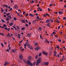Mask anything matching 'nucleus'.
Listing matches in <instances>:
<instances>
[{
    "mask_svg": "<svg viewBox=\"0 0 66 66\" xmlns=\"http://www.w3.org/2000/svg\"><path fill=\"white\" fill-rule=\"evenodd\" d=\"M29 15L31 17H33V15L32 14H31V13L30 14H29Z\"/></svg>",
    "mask_w": 66,
    "mask_h": 66,
    "instance_id": "f3484780",
    "label": "nucleus"
},
{
    "mask_svg": "<svg viewBox=\"0 0 66 66\" xmlns=\"http://www.w3.org/2000/svg\"><path fill=\"white\" fill-rule=\"evenodd\" d=\"M53 34H56V32H54V31L53 33H52Z\"/></svg>",
    "mask_w": 66,
    "mask_h": 66,
    "instance_id": "c03bdc74",
    "label": "nucleus"
},
{
    "mask_svg": "<svg viewBox=\"0 0 66 66\" xmlns=\"http://www.w3.org/2000/svg\"><path fill=\"white\" fill-rule=\"evenodd\" d=\"M46 16H50V15H49L47 13L46 14Z\"/></svg>",
    "mask_w": 66,
    "mask_h": 66,
    "instance_id": "680f3d73",
    "label": "nucleus"
},
{
    "mask_svg": "<svg viewBox=\"0 0 66 66\" xmlns=\"http://www.w3.org/2000/svg\"><path fill=\"white\" fill-rule=\"evenodd\" d=\"M23 45L25 47H26V46H27V44H25V45Z\"/></svg>",
    "mask_w": 66,
    "mask_h": 66,
    "instance_id": "8fccbe9b",
    "label": "nucleus"
},
{
    "mask_svg": "<svg viewBox=\"0 0 66 66\" xmlns=\"http://www.w3.org/2000/svg\"><path fill=\"white\" fill-rule=\"evenodd\" d=\"M58 41H59V42H61L62 41V40H61L60 39H58Z\"/></svg>",
    "mask_w": 66,
    "mask_h": 66,
    "instance_id": "e433bc0d",
    "label": "nucleus"
},
{
    "mask_svg": "<svg viewBox=\"0 0 66 66\" xmlns=\"http://www.w3.org/2000/svg\"><path fill=\"white\" fill-rule=\"evenodd\" d=\"M54 53H56V54L57 53L56 52V51H54Z\"/></svg>",
    "mask_w": 66,
    "mask_h": 66,
    "instance_id": "c9c22d12",
    "label": "nucleus"
},
{
    "mask_svg": "<svg viewBox=\"0 0 66 66\" xmlns=\"http://www.w3.org/2000/svg\"><path fill=\"white\" fill-rule=\"evenodd\" d=\"M50 19V20L51 22H53V19H52V18H51Z\"/></svg>",
    "mask_w": 66,
    "mask_h": 66,
    "instance_id": "ddd939ff",
    "label": "nucleus"
},
{
    "mask_svg": "<svg viewBox=\"0 0 66 66\" xmlns=\"http://www.w3.org/2000/svg\"><path fill=\"white\" fill-rule=\"evenodd\" d=\"M29 65H30V66H33V64L31 63H30V64H29Z\"/></svg>",
    "mask_w": 66,
    "mask_h": 66,
    "instance_id": "aec40b11",
    "label": "nucleus"
},
{
    "mask_svg": "<svg viewBox=\"0 0 66 66\" xmlns=\"http://www.w3.org/2000/svg\"><path fill=\"white\" fill-rule=\"evenodd\" d=\"M29 25H30L31 24V22H29Z\"/></svg>",
    "mask_w": 66,
    "mask_h": 66,
    "instance_id": "de8ad7c7",
    "label": "nucleus"
},
{
    "mask_svg": "<svg viewBox=\"0 0 66 66\" xmlns=\"http://www.w3.org/2000/svg\"><path fill=\"white\" fill-rule=\"evenodd\" d=\"M27 46L28 47V48H29L31 46L30 44H28L27 45Z\"/></svg>",
    "mask_w": 66,
    "mask_h": 66,
    "instance_id": "393cba45",
    "label": "nucleus"
},
{
    "mask_svg": "<svg viewBox=\"0 0 66 66\" xmlns=\"http://www.w3.org/2000/svg\"><path fill=\"white\" fill-rule=\"evenodd\" d=\"M6 21H9V20L7 18H6Z\"/></svg>",
    "mask_w": 66,
    "mask_h": 66,
    "instance_id": "49530a36",
    "label": "nucleus"
},
{
    "mask_svg": "<svg viewBox=\"0 0 66 66\" xmlns=\"http://www.w3.org/2000/svg\"><path fill=\"white\" fill-rule=\"evenodd\" d=\"M65 60V56H63L62 58L60 60L61 62H63V61H64Z\"/></svg>",
    "mask_w": 66,
    "mask_h": 66,
    "instance_id": "39448f33",
    "label": "nucleus"
},
{
    "mask_svg": "<svg viewBox=\"0 0 66 66\" xmlns=\"http://www.w3.org/2000/svg\"><path fill=\"white\" fill-rule=\"evenodd\" d=\"M19 56L20 60H22L23 58L22 55L21 54H20L19 55Z\"/></svg>",
    "mask_w": 66,
    "mask_h": 66,
    "instance_id": "f03ea898",
    "label": "nucleus"
},
{
    "mask_svg": "<svg viewBox=\"0 0 66 66\" xmlns=\"http://www.w3.org/2000/svg\"><path fill=\"white\" fill-rule=\"evenodd\" d=\"M22 41H23V40H22L20 41L19 42V43H20H20H22Z\"/></svg>",
    "mask_w": 66,
    "mask_h": 66,
    "instance_id": "f704fd0d",
    "label": "nucleus"
},
{
    "mask_svg": "<svg viewBox=\"0 0 66 66\" xmlns=\"http://www.w3.org/2000/svg\"><path fill=\"white\" fill-rule=\"evenodd\" d=\"M16 51H17V50L16 49H14V50H11L12 52H14V53L16 52Z\"/></svg>",
    "mask_w": 66,
    "mask_h": 66,
    "instance_id": "0eeeda50",
    "label": "nucleus"
},
{
    "mask_svg": "<svg viewBox=\"0 0 66 66\" xmlns=\"http://www.w3.org/2000/svg\"><path fill=\"white\" fill-rule=\"evenodd\" d=\"M32 58L31 57V56H30L28 58V59L30 61V60H32Z\"/></svg>",
    "mask_w": 66,
    "mask_h": 66,
    "instance_id": "9d476101",
    "label": "nucleus"
},
{
    "mask_svg": "<svg viewBox=\"0 0 66 66\" xmlns=\"http://www.w3.org/2000/svg\"><path fill=\"white\" fill-rule=\"evenodd\" d=\"M25 26H26V27H28V24L27 23H26Z\"/></svg>",
    "mask_w": 66,
    "mask_h": 66,
    "instance_id": "603ef678",
    "label": "nucleus"
},
{
    "mask_svg": "<svg viewBox=\"0 0 66 66\" xmlns=\"http://www.w3.org/2000/svg\"><path fill=\"white\" fill-rule=\"evenodd\" d=\"M13 23H10L9 24V25L10 26H12V25H13Z\"/></svg>",
    "mask_w": 66,
    "mask_h": 66,
    "instance_id": "5701e85b",
    "label": "nucleus"
},
{
    "mask_svg": "<svg viewBox=\"0 0 66 66\" xmlns=\"http://www.w3.org/2000/svg\"><path fill=\"white\" fill-rule=\"evenodd\" d=\"M59 14H62L63 13V11H59L58 12Z\"/></svg>",
    "mask_w": 66,
    "mask_h": 66,
    "instance_id": "f8f14e48",
    "label": "nucleus"
},
{
    "mask_svg": "<svg viewBox=\"0 0 66 66\" xmlns=\"http://www.w3.org/2000/svg\"><path fill=\"white\" fill-rule=\"evenodd\" d=\"M39 16H37V19H39Z\"/></svg>",
    "mask_w": 66,
    "mask_h": 66,
    "instance_id": "338daca9",
    "label": "nucleus"
},
{
    "mask_svg": "<svg viewBox=\"0 0 66 66\" xmlns=\"http://www.w3.org/2000/svg\"><path fill=\"white\" fill-rule=\"evenodd\" d=\"M24 50V48H23L22 49H21V51H23V50Z\"/></svg>",
    "mask_w": 66,
    "mask_h": 66,
    "instance_id": "79ce46f5",
    "label": "nucleus"
},
{
    "mask_svg": "<svg viewBox=\"0 0 66 66\" xmlns=\"http://www.w3.org/2000/svg\"><path fill=\"white\" fill-rule=\"evenodd\" d=\"M11 0V3H13V2H14V1H12V0Z\"/></svg>",
    "mask_w": 66,
    "mask_h": 66,
    "instance_id": "0e129e2a",
    "label": "nucleus"
},
{
    "mask_svg": "<svg viewBox=\"0 0 66 66\" xmlns=\"http://www.w3.org/2000/svg\"><path fill=\"white\" fill-rule=\"evenodd\" d=\"M17 27L18 28V30L20 29V28H19V26H17Z\"/></svg>",
    "mask_w": 66,
    "mask_h": 66,
    "instance_id": "a19ab883",
    "label": "nucleus"
},
{
    "mask_svg": "<svg viewBox=\"0 0 66 66\" xmlns=\"http://www.w3.org/2000/svg\"><path fill=\"white\" fill-rule=\"evenodd\" d=\"M46 14H44L43 15V16L44 17H46Z\"/></svg>",
    "mask_w": 66,
    "mask_h": 66,
    "instance_id": "69168bd1",
    "label": "nucleus"
},
{
    "mask_svg": "<svg viewBox=\"0 0 66 66\" xmlns=\"http://www.w3.org/2000/svg\"><path fill=\"white\" fill-rule=\"evenodd\" d=\"M63 20H66V17H64L63 18Z\"/></svg>",
    "mask_w": 66,
    "mask_h": 66,
    "instance_id": "4c0bfd02",
    "label": "nucleus"
},
{
    "mask_svg": "<svg viewBox=\"0 0 66 66\" xmlns=\"http://www.w3.org/2000/svg\"><path fill=\"white\" fill-rule=\"evenodd\" d=\"M25 30V28H24V27L22 28V30L23 31V30Z\"/></svg>",
    "mask_w": 66,
    "mask_h": 66,
    "instance_id": "cd10ccee",
    "label": "nucleus"
},
{
    "mask_svg": "<svg viewBox=\"0 0 66 66\" xmlns=\"http://www.w3.org/2000/svg\"><path fill=\"white\" fill-rule=\"evenodd\" d=\"M27 35L29 37H31V35H30V34H27Z\"/></svg>",
    "mask_w": 66,
    "mask_h": 66,
    "instance_id": "a878e982",
    "label": "nucleus"
},
{
    "mask_svg": "<svg viewBox=\"0 0 66 66\" xmlns=\"http://www.w3.org/2000/svg\"><path fill=\"white\" fill-rule=\"evenodd\" d=\"M0 28H3L4 29V27L3 26H0Z\"/></svg>",
    "mask_w": 66,
    "mask_h": 66,
    "instance_id": "864d4df0",
    "label": "nucleus"
},
{
    "mask_svg": "<svg viewBox=\"0 0 66 66\" xmlns=\"http://www.w3.org/2000/svg\"><path fill=\"white\" fill-rule=\"evenodd\" d=\"M39 29L40 30H41L42 29V28H40V27H39Z\"/></svg>",
    "mask_w": 66,
    "mask_h": 66,
    "instance_id": "bf43d9fd",
    "label": "nucleus"
},
{
    "mask_svg": "<svg viewBox=\"0 0 66 66\" xmlns=\"http://www.w3.org/2000/svg\"><path fill=\"white\" fill-rule=\"evenodd\" d=\"M17 37L19 38H20V35L19 34H18V35H17Z\"/></svg>",
    "mask_w": 66,
    "mask_h": 66,
    "instance_id": "4468645a",
    "label": "nucleus"
},
{
    "mask_svg": "<svg viewBox=\"0 0 66 66\" xmlns=\"http://www.w3.org/2000/svg\"><path fill=\"white\" fill-rule=\"evenodd\" d=\"M37 20H35L33 21L32 22V24H34V23L36 22V21Z\"/></svg>",
    "mask_w": 66,
    "mask_h": 66,
    "instance_id": "2eb2a0df",
    "label": "nucleus"
},
{
    "mask_svg": "<svg viewBox=\"0 0 66 66\" xmlns=\"http://www.w3.org/2000/svg\"><path fill=\"white\" fill-rule=\"evenodd\" d=\"M35 64H36V62H34L33 66H34L35 65Z\"/></svg>",
    "mask_w": 66,
    "mask_h": 66,
    "instance_id": "2f4dec72",
    "label": "nucleus"
},
{
    "mask_svg": "<svg viewBox=\"0 0 66 66\" xmlns=\"http://www.w3.org/2000/svg\"><path fill=\"white\" fill-rule=\"evenodd\" d=\"M35 2H34V1H33V0H32V3H34Z\"/></svg>",
    "mask_w": 66,
    "mask_h": 66,
    "instance_id": "774afa93",
    "label": "nucleus"
},
{
    "mask_svg": "<svg viewBox=\"0 0 66 66\" xmlns=\"http://www.w3.org/2000/svg\"><path fill=\"white\" fill-rule=\"evenodd\" d=\"M29 48L30 49H31V50H32V49H33V47L31 46L29 47Z\"/></svg>",
    "mask_w": 66,
    "mask_h": 66,
    "instance_id": "6ab92c4d",
    "label": "nucleus"
},
{
    "mask_svg": "<svg viewBox=\"0 0 66 66\" xmlns=\"http://www.w3.org/2000/svg\"><path fill=\"white\" fill-rule=\"evenodd\" d=\"M7 36L8 37H10V33H9L8 34H7Z\"/></svg>",
    "mask_w": 66,
    "mask_h": 66,
    "instance_id": "4be33fe9",
    "label": "nucleus"
},
{
    "mask_svg": "<svg viewBox=\"0 0 66 66\" xmlns=\"http://www.w3.org/2000/svg\"><path fill=\"white\" fill-rule=\"evenodd\" d=\"M14 20H17V18H15V17H14Z\"/></svg>",
    "mask_w": 66,
    "mask_h": 66,
    "instance_id": "a18cd8bd",
    "label": "nucleus"
},
{
    "mask_svg": "<svg viewBox=\"0 0 66 66\" xmlns=\"http://www.w3.org/2000/svg\"><path fill=\"white\" fill-rule=\"evenodd\" d=\"M2 21L3 22V23H4L5 22V21H4V20L3 19L2 20Z\"/></svg>",
    "mask_w": 66,
    "mask_h": 66,
    "instance_id": "b1692460",
    "label": "nucleus"
},
{
    "mask_svg": "<svg viewBox=\"0 0 66 66\" xmlns=\"http://www.w3.org/2000/svg\"><path fill=\"white\" fill-rule=\"evenodd\" d=\"M40 49V47H39L38 46H37V47L35 48V50L36 51H38V50H39Z\"/></svg>",
    "mask_w": 66,
    "mask_h": 66,
    "instance_id": "20e7f679",
    "label": "nucleus"
},
{
    "mask_svg": "<svg viewBox=\"0 0 66 66\" xmlns=\"http://www.w3.org/2000/svg\"><path fill=\"white\" fill-rule=\"evenodd\" d=\"M42 53L43 54L45 55L46 56H47L48 55V53L47 52H45L44 51H43L42 52Z\"/></svg>",
    "mask_w": 66,
    "mask_h": 66,
    "instance_id": "7ed1b4c3",
    "label": "nucleus"
},
{
    "mask_svg": "<svg viewBox=\"0 0 66 66\" xmlns=\"http://www.w3.org/2000/svg\"><path fill=\"white\" fill-rule=\"evenodd\" d=\"M12 38H13V39H14V40H16V39H15V38H14V37H13Z\"/></svg>",
    "mask_w": 66,
    "mask_h": 66,
    "instance_id": "6e6d98bb",
    "label": "nucleus"
},
{
    "mask_svg": "<svg viewBox=\"0 0 66 66\" xmlns=\"http://www.w3.org/2000/svg\"><path fill=\"white\" fill-rule=\"evenodd\" d=\"M21 21L23 23H25L26 22V20H23V19H22V20H21Z\"/></svg>",
    "mask_w": 66,
    "mask_h": 66,
    "instance_id": "1a4fd4ad",
    "label": "nucleus"
},
{
    "mask_svg": "<svg viewBox=\"0 0 66 66\" xmlns=\"http://www.w3.org/2000/svg\"><path fill=\"white\" fill-rule=\"evenodd\" d=\"M17 6L16 5H14V7L15 8V9H16V7H17Z\"/></svg>",
    "mask_w": 66,
    "mask_h": 66,
    "instance_id": "37998d69",
    "label": "nucleus"
},
{
    "mask_svg": "<svg viewBox=\"0 0 66 66\" xmlns=\"http://www.w3.org/2000/svg\"><path fill=\"white\" fill-rule=\"evenodd\" d=\"M4 29H5L6 30H8V29L7 28H4Z\"/></svg>",
    "mask_w": 66,
    "mask_h": 66,
    "instance_id": "7c9ffc66",
    "label": "nucleus"
},
{
    "mask_svg": "<svg viewBox=\"0 0 66 66\" xmlns=\"http://www.w3.org/2000/svg\"><path fill=\"white\" fill-rule=\"evenodd\" d=\"M10 11H13V9H12V8H11L9 9Z\"/></svg>",
    "mask_w": 66,
    "mask_h": 66,
    "instance_id": "58836bf2",
    "label": "nucleus"
},
{
    "mask_svg": "<svg viewBox=\"0 0 66 66\" xmlns=\"http://www.w3.org/2000/svg\"><path fill=\"white\" fill-rule=\"evenodd\" d=\"M50 21V20H47L46 21V23H48V22L49 21Z\"/></svg>",
    "mask_w": 66,
    "mask_h": 66,
    "instance_id": "dca6fc26",
    "label": "nucleus"
},
{
    "mask_svg": "<svg viewBox=\"0 0 66 66\" xmlns=\"http://www.w3.org/2000/svg\"><path fill=\"white\" fill-rule=\"evenodd\" d=\"M48 10L49 11H51V9H49V8H48Z\"/></svg>",
    "mask_w": 66,
    "mask_h": 66,
    "instance_id": "5fc2aeb1",
    "label": "nucleus"
},
{
    "mask_svg": "<svg viewBox=\"0 0 66 66\" xmlns=\"http://www.w3.org/2000/svg\"><path fill=\"white\" fill-rule=\"evenodd\" d=\"M1 45L2 47H4V45H3V43H1Z\"/></svg>",
    "mask_w": 66,
    "mask_h": 66,
    "instance_id": "bb28decb",
    "label": "nucleus"
},
{
    "mask_svg": "<svg viewBox=\"0 0 66 66\" xmlns=\"http://www.w3.org/2000/svg\"><path fill=\"white\" fill-rule=\"evenodd\" d=\"M52 53V52L51 51L49 53V55H51V54Z\"/></svg>",
    "mask_w": 66,
    "mask_h": 66,
    "instance_id": "c756f323",
    "label": "nucleus"
},
{
    "mask_svg": "<svg viewBox=\"0 0 66 66\" xmlns=\"http://www.w3.org/2000/svg\"><path fill=\"white\" fill-rule=\"evenodd\" d=\"M1 9L2 10H1L2 12H1L2 13L3 12V9H2V8H1Z\"/></svg>",
    "mask_w": 66,
    "mask_h": 66,
    "instance_id": "09e8293b",
    "label": "nucleus"
},
{
    "mask_svg": "<svg viewBox=\"0 0 66 66\" xmlns=\"http://www.w3.org/2000/svg\"><path fill=\"white\" fill-rule=\"evenodd\" d=\"M35 58L36 59H38V55H37L36 56Z\"/></svg>",
    "mask_w": 66,
    "mask_h": 66,
    "instance_id": "412c9836",
    "label": "nucleus"
},
{
    "mask_svg": "<svg viewBox=\"0 0 66 66\" xmlns=\"http://www.w3.org/2000/svg\"><path fill=\"white\" fill-rule=\"evenodd\" d=\"M7 65V62H5L4 65Z\"/></svg>",
    "mask_w": 66,
    "mask_h": 66,
    "instance_id": "c85d7f7f",
    "label": "nucleus"
},
{
    "mask_svg": "<svg viewBox=\"0 0 66 66\" xmlns=\"http://www.w3.org/2000/svg\"><path fill=\"white\" fill-rule=\"evenodd\" d=\"M55 36L56 37H58V35H55Z\"/></svg>",
    "mask_w": 66,
    "mask_h": 66,
    "instance_id": "052dcab7",
    "label": "nucleus"
},
{
    "mask_svg": "<svg viewBox=\"0 0 66 66\" xmlns=\"http://www.w3.org/2000/svg\"><path fill=\"white\" fill-rule=\"evenodd\" d=\"M34 13H36V10H34Z\"/></svg>",
    "mask_w": 66,
    "mask_h": 66,
    "instance_id": "13d9d810",
    "label": "nucleus"
},
{
    "mask_svg": "<svg viewBox=\"0 0 66 66\" xmlns=\"http://www.w3.org/2000/svg\"><path fill=\"white\" fill-rule=\"evenodd\" d=\"M31 63V61L30 60H27V63H26L27 65H29V64H30Z\"/></svg>",
    "mask_w": 66,
    "mask_h": 66,
    "instance_id": "423d86ee",
    "label": "nucleus"
},
{
    "mask_svg": "<svg viewBox=\"0 0 66 66\" xmlns=\"http://www.w3.org/2000/svg\"><path fill=\"white\" fill-rule=\"evenodd\" d=\"M47 26L48 27H50V24H47Z\"/></svg>",
    "mask_w": 66,
    "mask_h": 66,
    "instance_id": "473e14b6",
    "label": "nucleus"
},
{
    "mask_svg": "<svg viewBox=\"0 0 66 66\" xmlns=\"http://www.w3.org/2000/svg\"><path fill=\"white\" fill-rule=\"evenodd\" d=\"M44 65H49V62H43Z\"/></svg>",
    "mask_w": 66,
    "mask_h": 66,
    "instance_id": "6e6552de",
    "label": "nucleus"
},
{
    "mask_svg": "<svg viewBox=\"0 0 66 66\" xmlns=\"http://www.w3.org/2000/svg\"><path fill=\"white\" fill-rule=\"evenodd\" d=\"M37 45H38V43H35V46H37Z\"/></svg>",
    "mask_w": 66,
    "mask_h": 66,
    "instance_id": "a211bd4d",
    "label": "nucleus"
},
{
    "mask_svg": "<svg viewBox=\"0 0 66 66\" xmlns=\"http://www.w3.org/2000/svg\"><path fill=\"white\" fill-rule=\"evenodd\" d=\"M42 55V53H40L39 54L38 56H40Z\"/></svg>",
    "mask_w": 66,
    "mask_h": 66,
    "instance_id": "72a5a7b5",
    "label": "nucleus"
},
{
    "mask_svg": "<svg viewBox=\"0 0 66 66\" xmlns=\"http://www.w3.org/2000/svg\"><path fill=\"white\" fill-rule=\"evenodd\" d=\"M19 17H23V16H22V15H19Z\"/></svg>",
    "mask_w": 66,
    "mask_h": 66,
    "instance_id": "ea45409f",
    "label": "nucleus"
},
{
    "mask_svg": "<svg viewBox=\"0 0 66 66\" xmlns=\"http://www.w3.org/2000/svg\"><path fill=\"white\" fill-rule=\"evenodd\" d=\"M9 14H10V13H9L8 14L7 13L6 14L7 15H9Z\"/></svg>",
    "mask_w": 66,
    "mask_h": 66,
    "instance_id": "e2e57ef3",
    "label": "nucleus"
},
{
    "mask_svg": "<svg viewBox=\"0 0 66 66\" xmlns=\"http://www.w3.org/2000/svg\"><path fill=\"white\" fill-rule=\"evenodd\" d=\"M27 61H28V60H26V59H24L23 60V62H24V63H26V64H27Z\"/></svg>",
    "mask_w": 66,
    "mask_h": 66,
    "instance_id": "9b49d317",
    "label": "nucleus"
},
{
    "mask_svg": "<svg viewBox=\"0 0 66 66\" xmlns=\"http://www.w3.org/2000/svg\"><path fill=\"white\" fill-rule=\"evenodd\" d=\"M29 15V14H26V15H25L26 16H28Z\"/></svg>",
    "mask_w": 66,
    "mask_h": 66,
    "instance_id": "4d7b16f0",
    "label": "nucleus"
},
{
    "mask_svg": "<svg viewBox=\"0 0 66 66\" xmlns=\"http://www.w3.org/2000/svg\"><path fill=\"white\" fill-rule=\"evenodd\" d=\"M0 34H1V35H2V36H3V35H4V34H3L0 33Z\"/></svg>",
    "mask_w": 66,
    "mask_h": 66,
    "instance_id": "3c124183",
    "label": "nucleus"
},
{
    "mask_svg": "<svg viewBox=\"0 0 66 66\" xmlns=\"http://www.w3.org/2000/svg\"><path fill=\"white\" fill-rule=\"evenodd\" d=\"M41 61H42V57H39L36 63V65L37 66L38 65V64H39V63H40Z\"/></svg>",
    "mask_w": 66,
    "mask_h": 66,
    "instance_id": "f257e3e1",
    "label": "nucleus"
}]
</instances>
